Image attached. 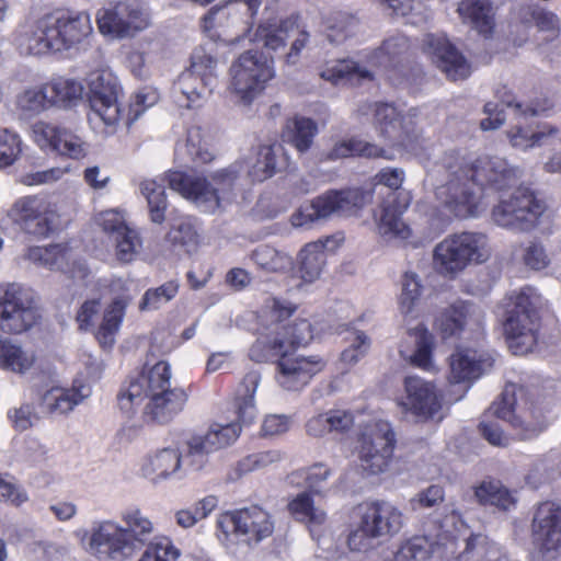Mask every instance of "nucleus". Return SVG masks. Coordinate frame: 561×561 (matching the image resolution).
<instances>
[{
  "label": "nucleus",
  "mask_w": 561,
  "mask_h": 561,
  "mask_svg": "<svg viewBox=\"0 0 561 561\" xmlns=\"http://www.w3.org/2000/svg\"><path fill=\"white\" fill-rule=\"evenodd\" d=\"M294 311L295 308L289 302L276 298L266 304L263 312L268 324L250 347L249 357L255 363L279 358L276 371L287 377L290 382L306 385L313 375L323 369L324 363L318 356L288 358L291 352L307 345L313 337L312 327L306 319L295 320L288 325L282 324Z\"/></svg>",
  "instance_id": "nucleus-1"
},
{
  "label": "nucleus",
  "mask_w": 561,
  "mask_h": 561,
  "mask_svg": "<svg viewBox=\"0 0 561 561\" xmlns=\"http://www.w3.org/2000/svg\"><path fill=\"white\" fill-rule=\"evenodd\" d=\"M444 182L435 190L439 205L458 218L476 217L478 196L472 186L503 190L515 182V171L499 157H479L472 163L455 152H448L435 171Z\"/></svg>",
  "instance_id": "nucleus-2"
},
{
  "label": "nucleus",
  "mask_w": 561,
  "mask_h": 561,
  "mask_svg": "<svg viewBox=\"0 0 561 561\" xmlns=\"http://www.w3.org/2000/svg\"><path fill=\"white\" fill-rule=\"evenodd\" d=\"M526 390L527 388H505L500 398L484 413L479 431L491 445L505 447L510 444V437L497 421L489 420L490 416L508 422L520 440L533 439L547 428L548 422L543 407L529 401Z\"/></svg>",
  "instance_id": "nucleus-3"
},
{
  "label": "nucleus",
  "mask_w": 561,
  "mask_h": 561,
  "mask_svg": "<svg viewBox=\"0 0 561 561\" xmlns=\"http://www.w3.org/2000/svg\"><path fill=\"white\" fill-rule=\"evenodd\" d=\"M91 34L88 12L59 9L35 21L25 36V45L32 55L64 51L76 48Z\"/></svg>",
  "instance_id": "nucleus-4"
},
{
  "label": "nucleus",
  "mask_w": 561,
  "mask_h": 561,
  "mask_svg": "<svg viewBox=\"0 0 561 561\" xmlns=\"http://www.w3.org/2000/svg\"><path fill=\"white\" fill-rule=\"evenodd\" d=\"M236 165L215 172L211 183L205 178L187 175L181 171H172L167 175L169 187L192 201L205 213H214L224 202L232 197V190L238 179Z\"/></svg>",
  "instance_id": "nucleus-5"
},
{
  "label": "nucleus",
  "mask_w": 561,
  "mask_h": 561,
  "mask_svg": "<svg viewBox=\"0 0 561 561\" xmlns=\"http://www.w3.org/2000/svg\"><path fill=\"white\" fill-rule=\"evenodd\" d=\"M542 302L541 295L530 286L522 288L513 298L503 327L514 354H526L536 345Z\"/></svg>",
  "instance_id": "nucleus-6"
},
{
  "label": "nucleus",
  "mask_w": 561,
  "mask_h": 561,
  "mask_svg": "<svg viewBox=\"0 0 561 561\" xmlns=\"http://www.w3.org/2000/svg\"><path fill=\"white\" fill-rule=\"evenodd\" d=\"M491 254L486 234L476 231H463L446 237L436 244L433 262L436 271L454 277L470 263H483Z\"/></svg>",
  "instance_id": "nucleus-7"
},
{
  "label": "nucleus",
  "mask_w": 561,
  "mask_h": 561,
  "mask_svg": "<svg viewBox=\"0 0 561 561\" xmlns=\"http://www.w3.org/2000/svg\"><path fill=\"white\" fill-rule=\"evenodd\" d=\"M359 520L351 531L347 543L353 551H364L371 546V539L392 536L403 525V514L386 501L364 503L358 507Z\"/></svg>",
  "instance_id": "nucleus-8"
},
{
  "label": "nucleus",
  "mask_w": 561,
  "mask_h": 561,
  "mask_svg": "<svg viewBox=\"0 0 561 561\" xmlns=\"http://www.w3.org/2000/svg\"><path fill=\"white\" fill-rule=\"evenodd\" d=\"M119 409L126 414L133 413L145 398V416L154 423L167 424L180 413L187 401L184 388H121L117 396Z\"/></svg>",
  "instance_id": "nucleus-9"
},
{
  "label": "nucleus",
  "mask_w": 561,
  "mask_h": 561,
  "mask_svg": "<svg viewBox=\"0 0 561 561\" xmlns=\"http://www.w3.org/2000/svg\"><path fill=\"white\" fill-rule=\"evenodd\" d=\"M371 195L359 188L329 191L309 204L300 206L290 218L291 225L298 228H310L314 222L329 217L350 216L363 208Z\"/></svg>",
  "instance_id": "nucleus-10"
},
{
  "label": "nucleus",
  "mask_w": 561,
  "mask_h": 561,
  "mask_svg": "<svg viewBox=\"0 0 561 561\" xmlns=\"http://www.w3.org/2000/svg\"><path fill=\"white\" fill-rule=\"evenodd\" d=\"M42 318L34 291L19 283L0 284V331L21 334Z\"/></svg>",
  "instance_id": "nucleus-11"
},
{
  "label": "nucleus",
  "mask_w": 561,
  "mask_h": 561,
  "mask_svg": "<svg viewBox=\"0 0 561 561\" xmlns=\"http://www.w3.org/2000/svg\"><path fill=\"white\" fill-rule=\"evenodd\" d=\"M126 524L123 531L127 534L128 542L134 553L147 547L138 561H178L181 552L168 537L150 541L153 535L152 522L138 507H130L122 513Z\"/></svg>",
  "instance_id": "nucleus-12"
},
{
  "label": "nucleus",
  "mask_w": 561,
  "mask_h": 561,
  "mask_svg": "<svg viewBox=\"0 0 561 561\" xmlns=\"http://www.w3.org/2000/svg\"><path fill=\"white\" fill-rule=\"evenodd\" d=\"M102 34L125 38L149 27L150 13L140 0H108L96 13Z\"/></svg>",
  "instance_id": "nucleus-13"
},
{
  "label": "nucleus",
  "mask_w": 561,
  "mask_h": 561,
  "mask_svg": "<svg viewBox=\"0 0 561 561\" xmlns=\"http://www.w3.org/2000/svg\"><path fill=\"white\" fill-rule=\"evenodd\" d=\"M231 90L244 104H249L274 77L273 60L262 51L248 50L230 67Z\"/></svg>",
  "instance_id": "nucleus-14"
},
{
  "label": "nucleus",
  "mask_w": 561,
  "mask_h": 561,
  "mask_svg": "<svg viewBox=\"0 0 561 561\" xmlns=\"http://www.w3.org/2000/svg\"><path fill=\"white\" fill-rule=\"evenodd\" d=\"M415 111L401 114L389 103H378L375 108L376 128L392 146L417 153L423 149V137L415 122Z\"/></svg>",
  "instance_id": "nucleus-15"
},
{
  "label": "nucleus",
  "mask_w": 561,
  "mask_h": 561,
  "mask_svg": "<svg viewBox=\"0 0 561 561\" xmlns=\"http://www.w3.org/2000/svg\"><path fill=\"white\" fill-rule=\"evenodd\" d=\"M545 210V205L527 187L516 188L510 196H502L492 209L493 221L503 228L528 231Z\"/></svg>",
  "instance_id": "nucleus-16"
},
{
  "label": "nucleus",
  "mask_w": 561,
  "mask_h": 561,
  "mask_svg": "<svg viewBox=\"0 0 561 561\" xmlns=\"http://www.w3.org/2000/svg\"><path fill=\"white\" fill-rule=\"evenodd\" d=\"M530 530L538 561H557L561 557V505L552 501L539 503Z\"/></svg>",
  "instance_id": "nucleus-17"
},
{
  "label": "nucleus",
  "mask_w": 561,
  "mask_h": 561,
  "mask_svg": "<svg viewBox=\"0 0 561 561\" xmlns=\"http://www.w3.org/2000/svg\"><path fill=\"white\" fill-rule=\"evenodd\" d=\"M85 539V550L99 561H127L135 556L123 526L114 520L94 522Z\"/></svg>",
  "instance_id": "nucleus-18"
},
{
  "label": "nucleus",
  "mask_w": 561,
  "mask_h": 561,
  "mask_svg": "<svg viewBox=\"0 0 561 561\" xmlns=\"http://www.w3.org/2000/svg\"><path fill=\"white\" fill-rule=\"evenodd\" d=\"M7 216L20 230L34 237H47L57 217L50 204L37 195L18 198L8 209Z\"/></svg>",
  "instance_id": "nucleus-19"
},
{
  "label": "nucleus",
  "mask_w": 561,
  "mask_h": 561,
  "mask_svg": "<svg viewBox=\"0 0 561 561\" xmlns=\"http://www.w3.org/2000/svg\"><path fill=\"white\" fill-rule=\"evenodd\" d=\"M394 432L389 422L379 420L362 437L359 459L364 471L369 474L383 472L394 449Z\"/></svg>",
  "instance_id": "nucleus-20"
},
{
  "label": "nucleus",
  "mask_w": 561,
  "mask_h": 561,
  "mask_svg": "<svg viewBox=\"0 0 561 561\" xmlns=\"http://www.w3.org/2000/svg\"><path fill=\"white\" fill-rule=\"evenodd\" d=\"M217 526L226 536L234 534L255 542L270 537L274 531L271 515L259 506L225 513L218 518Z\"/></svg>",
  "instance_id": "nucleus-21"
},
{
  "label": "nucleus",
  "mask_w": 561,
  "mask_h": 561,
  "mask_svg": "<svg viewBox=\"0 0 561 561\" xmlns=\"http://www.w3.org/2000/svg\"><path fill=\"white\" fill-rule=\"evenodd\" d=\"M89 102L92 112L104 125L114 127L122 118V110L117 99L119 85L110 72L94 71L88 77Z\"/></svg>",
  "instance_id": "nucleus-22"
},
{
  "label": "nucleus",
  "mask_w": 561,
  "mask_h": 561,
  "mask_svg": "<svg viewBox=\"0 0 561 561\" xmlns=\"http://www.w3.org/2000/svg\"><path fill=\"white\" fill-rule=\"evenodd\" d=\"M423 51L449 80H463L470 75V66L444 34H426Z\"/></svg>",
  "instance_id": "nucleus-23"
},
{
  "label": "nucleus",
  "mask_w": 561,
  "mask_h": 561,
  "mask_svg": "<svg viewBox=\"0 0 561 561\" xmlns=\"http://www.w3.org/2000/svg\"><path fill=\"white\" fill-rule=\"evenodd\" d=\"M33 134L43 149H50L71 159H81L87 154L85 142L65 127L38 122L33 126Z\"/></svg>",
  "instance_id": "nucleus-24"
},
{
  "label": "nucleus",
  "mask_w": 561,
  "mask_h": 561,
  "mask_svg": "<svg viewBox=\"0 0 561 561\" xmlns=\"http://www.w3.org/2000/svg\"><path fill=\"white\" fill-rule=\"evenodd\" d=\"M494 365L490 353L472 348H461L449 357V381L451 383H473L488 375Z\"/></svg>",
  "instance_id": "nucleus-25"
},
{
  "label": "nucleus",
  "mask_w": 561,
  "mask_h": 561,
  "mask_svg": "<svg viewBox=\"0 0 561 561\" xmlns=\"http://www.w3.org/2000/svg\"><path fill=\"white\" fill-rule=\"evenodd\" d=\"M262 0H228L214 5L202 18V28L210 32L217 28H226L238 21L249 24L256 15Z\"/></svg>",
  "instance_id": "nucleus-26"
},
{
  "label": "nucleus",
  "mask_w": 561,
  "mask_h": 561,
  "mask_svg": "<svg viewBox=\"0 0 561 561\" xmlns=\"http://www.w3.org/2000/svg\"><path fill=\"white\" fill-rule=\"evenodd\" d=\"M140 474L152 484L173 478L182 479V453L164 447L147 454L141 460Z\"/></svg>",
  "instance_id": "nucleus-27"
},
{
  "label": "nucleus",
  "mask_w": 561,
  "mask_h": 561,
  "mask_svg": "<svg viewBox=\"0 0 561 561\" xmlns=\"http://www.w3.org/2000/svg\"><path fill=\"white\" fill-rule=\"evenodd\" d=\"M409 201L399 197L394 192H390L380 206L378 222L379 233L387 239L407 240L411 236L410 227L401 219V215L408 208Z\"/></svg>",
  "instance_id": "nucleus-28"
},
{
  "label": "nucleus",
  "mask_w": 561,
  "mask_h": 561,
  "mask_svg": "<svg viewBox=\"0 0 561 561\" xmlns=\"http://www.w3.org/2000/svg\"><path fill=\"white\" fill-rule=\"evenodd\" d=\"M405 398L399 401V405L407 414L416 421L424 422L433 419L443 408V398L438 388H405Z\"/></svg>",
  "instance_id": "nucleus-29"
},
{
  "label": "nucleus",
  "mask_w": 561,
  "mask_h": 561,
  "mask_svg": "<svg viewBox=\"0 0 561 561\" xmlns=\"http://www.w3.org/2000/svg\"><path fill=\"white\" fill-rule=\"evenodd\" d=\"M342 241L343 238L332 236L305 245L299 253V272L301 278L309 283L316 280L320 276L325 264V252L334 251Z\"/></svg>",
  "instance_id": "nucleus-30"
},
{
  "label": "nucleus",
  "mask_w": 561,
  "mask_h": 561,
  "mask_svg": "<svg viewBox=\"0 0 561 561\" xmlns=\"http://www.w3.org/2000/svg\"><path fill=\"white\" fill-rule=\"evenodd\" d=\"M91 396V388H48L41 394L44 413L67 414Z\"/></svg>",
  "instance_id": "nucleus-31"
},
{
  "label": "nucleus",
  "mask_w": 561,
  "mask_h": 561,
  "mask_svg": "<svg viewBox=\"0 0 561 561\" xmlns=\"http://www.w3.org/2000/svg\"><path fill=\"white\" fill-rule=\"evenodd\" d=\"M457 12L462 22L488 37L494 28V12L490 0H461Z\"/></svg>",
  "instance_id": "nucleus-32"
},
{
  "label": "nucleus",
  "mask_w": 561,
  "mask_h": 561,
  "mask_svg": "<svg viewBox=\"0 0 561 561\" xmlns=\"http://www.w3.org/2000/svg\"><path fill=\"white\" fill-rule=\"evenodd\" d=\"M216 85H205L202 77L192 73V71L183 70L178 80L174 82V93H180L185 103L183 106L187 108L199 107L213 93Z\"/></svg>",
  "instance_id": "nucleus-33"
},
{
  "label": "nucleus",
  "mask_w": 561,
  "mask_h": 561,
  "mask_svg": "<svg viewBox=\"0 0 561 561\" xmlns=\"http://www.w3.org/2000/svg\"><path fill=\"white\" fill-rule=\"evenodd\" d=\"M287 164L283 147L279 144L262 146L259 149L255 163L249 171L253 181L263 182L272 178Z\"/></svg>",
  "instance_id": "nucleus-34"
},
{
  "label": "nucleus",
  "mask_w": 561,
  "mask_h": 561,
  "mask_svg": "<svg viewBox=\"0 0 561 561\" xmlns=\"http://www.w3.org/2000/svg\"><path fill=\"white\" fill-rule=\"evenodd\" d=\"M218 59L213 43L196 47L191 55L190 66L185 69L202 77L205 85H217Z\"/></svg>",
  "instance_id": "nucleus-35"
},
{
  "label": "nucleus",
  "mask_w": 561,
  "mask_h": 561,
  "mask_svg": "<svg viewBox=\"0 0 561 561\" xmlns=\"http://www.w3.org/2000/svg\"><path fill=\"white\" fill-rule=\"evenodd\" d=\"M444 546L427 536H414L400 546L393 561H426L431 556H442Z\"/></svg>",
  "instance_id": "nucleus-36"
},
{
  "label": "nucleus",
  "mask_w": 561,
  "mask_h": 561,
  "mask_svg": "<svg viewBox=\"0 0 561 561\" xmlns=\"http://www.w3.org/2000/svg\"><path fill=\"white\" fill-rule=\"evenodd\" d=\"M317 133L318 125L314 121L304 116H295L286 122L283 139L302 153L309 150Z\"/></svg>",
  "instance_id": "nucleus-37"
},
{
  "label": "nucleus",
  "mask_w": 561,
  "mask_h": 561,
  "mask_svg": "<svg viewBox=\"0 0 561 561\" xmlns=\"http://www.w3.org/2000/svg\"><path fill=\"white\" fill-rule=\"evenodd\" d=\"M473 311L474 306L467 301H458L446 308L435 321L442 337L447 339L460 333Z\"/></svg>",
  "instance_id": "nucleus-38"
},
{
  "label": "nucleus",
  "mask_w": 561,
  "mask_h": 561,
  "mask_svg": "<svg viewBox=\"0 0 561 561\" xmlns=\"http://www.w3.org/2000/svg\"><path fill=\"white\" fill-rule=\"evenodd\" d=\"M409 49L408 37L397 34L383 41L382 45L369 56L368 60L376 67H394L408 54Z\"/></svg>",
  "instance_id": "nucleus-39"
},
{
  "label": "nucleus",
  "mask_w": 561,
  "mask_h": 561,
  "mask_svg": "<svg viewBox=\"0 0 561 561\" xmlns=\"http://www.w3.org/2000/svg\"><path fill=\"white\" fill-rule=\"evenodd\" d=\"M288 511L296 520L306 524L311 533L313 528L323 525L327 520V513L314 506L312 497L307 491L297 494L288 503Z\"/></svg>",
  "instance_id": "nucleus-40"
},
{
  "label": "nucleus",
  "mask_w": 561,
  "mask_h": 561,
  "mask_svg": "<svg viewBox=\"0 0 561 561\" xmlns=\"http://www.w3.org/2000/svg\"><path fill=\"white\" fill-rule=\"evenodd\" d=\"M474 495L480 504L495 506L508 511L515 505L516 499L501 481H482L476 489Z\"/></svg>",
  "instance_id": "nucleus-41"
},
{
  "label": "nucleus",
  "mask_w": 561,
  "mask_h": 561,
  "mask_svg": "<svg viewBox=\"0 0 561 561\" xmlns=\"http://www.w3.org/2000/svg\"><path fill=\"white\" fill-rule=\"evenodd\" d=\"M409 336L413 339L415 345V351L410 356L411 364L425 371L432 370V352L434 347V336L432 333H430L424 324L419 323L409 330Z\"/></svg>",
  "instance_id": "nucleus-42"
},
{
  "label": "nucleus",
  "mask_w": 561,
  "mask_h": 561,
  "mask_svg": "<svg viewBox=\"0 0 561 561\" xmlns=\"http://www.w3.org/2000/svg\"><path fill=\"white\" fill-rule=\"evenodd\" d=\"M167 240L174 251L186 254L194 253L199 243L197 230L190 218L175 221L167 234Z\"/></svg>",
  "instance_id": "nucleus-43"
},
{
  "label": "nucleus",
  "mask_w": 561,
  "mask_h": 561,
  "mask_svg": "<svg viewBox=\"0 0 561 561\" xmlns=\"http://www.w3.org/2000/svg\"><path fill=\"white\" fill-rule=\"evenodd\" d=\"M126 306L127 302L123 298H116L105 310L103 321L96 333V337L103 347H111L114 344V336L119 330Z\"/></svg>",
  "instance_id": "nucleus-44"
},
{
  "label": "nucleus",
  "mask_w": 561,
  "mask_h": 561,
  "mask_svg": "<svg viewBox=\"0 0 561 561\" xmlns=\"http://www.w3.org/2000/svg\"><path fill=\"white\" fill-rule=\"evenodd\" d=\"M320 77L337 84L340 81L354 79H371V72L351 59L336 60L328 64L320 72Z\"/></svg>",
  "instance_id": "nucleus-45"
},
{
  "label": "nucleus",
  "mask_w": 561,
  "mask_h": 561,
  "mask_svg": "<svg viewBox=\"0 0 561 561\" xmlns=\"http://www.w3.org/2000/svg\"><path fill=\"white\" fill-rule=\"evenodd\" d=\"M46 90L49 105L68 106L81 98L83 87L75 79L59 77L46 83Z\"/></svg>",
  "instance_id": "nucleus-46"
},
{
  "label": "nucleus",
  "mask_w": 561,
  "mask_h": 561,
  "mask_svg": "<svg viewBox=\"0 0 561 561\" xmlns=\"http://www.w3.org/2000/svg\"><path fill=\"white\" fill-rule=\"evenodd\" d=\"M240 433L241 426L239 423H213L205 434L198 436L213 454L232 445L240 436Z\"/></svg>",
  "instance_id": "nucleus-47"
},
{
  "label": "nucleus",
  "mask_w": 561,
  "mask_h": 561,
  "mask_svg": "<svg viewBox=\"0 0 561 561\" xmlns=\"http://www.w3.org/2000/svg\"><path fill=\"white\" fill-rule=\"evenodd\" d=\"M283 458V453L277 449L253 453L237 462L233 468V476L230 474L229 478L234 480L250 472L267 469L280 462Z\"/></svg>",
  "instance_id": "nucleus-48"
},
{
  "label": "nucleus",
  "mask_w": 561,
  "mask_h": 561,
  "mask_svg": "<svg viewBox=\"0 0 561 561\" xmlns=\"http://www.w3.org/2000/svg\"><path fill=\"white\" fill-rule=\"evenodd\" d=\"M35 362L33 354H27L21 346L0 337V367L18 374H25Z\"/></svg>",
  "instance_id": "nucleus-49"
},
{
  "label": "nucleus",
  "mask_w": 561,
  "mask_h": 561,
  "mask_svg": "<svg viewBox=\"0 0 561 561\" xmlns=\"http://www.w3.org/2000/svg\"><path fill=\"white\" fill-rule=\"evenodd\" d=\"M140 192L147 199L150 220L154 224H162L165 220L168 208L164 185L157 180H145L140 183Z\"/></svg>",
  "instance_id": "nucleus-50"
},
{
  "label": "nucleus",
  "mask_w": 561,
  "mask_h": 561,
  "mask_svg": "<svg viewBox=\"0 0 561 561\" xmlns=\"http://www.w3.org/2000/svg\"><path fill=\"white\" fill-rule=\"evenodd\" d=\"M558 134V128L550 125H542L537 131L516 126L508 131V138L513 147L526 150L546 145L549 138Z\"/></svg>",
  "instance_id": "nucleus-51"
},
{
  "label": "nucleus",
  "mask_w": 561,
  "mask_h": 561,
  "mask_svg": "<svg viewBox=\"0 0 561 561\" xmlns=\"http://www.w3.org/2000/svg\"><path fill=\"white\" fill-rule=\"evenodd\" d=\"M354 156L365 158L385 157V150L364 140L348 139L335 144L329 151L328 159L336 160Z\"/></svg>",
  "instance_id": "nucleus-52"
},
{
  "label": "nucleus",
  "mask_w": 561,
  "mask_h": 561,
  "mask_svg": "<svg viewBox=\"0 0 561 561\" xmlns=\"http://www.w3.org/2000/svg\"><path fill=\"white\" fill-rule=\"evenodd\" d=\"M251 260L261 270L270 273L285 271L293 264V260L288 254L267 244L256 247L251 253Z\"/></svg>",
  "instance_id": "nucleus-53"
},
{
  "label": "nucleus",
  "mask_w": 561,
  "mask_h": 561,
  "mask_svg": "<svg viewBox=\"0 0 561 561\" xmlns=\"http://www.w3.org/2000/svg\"><path fill=\"white\" fill-rule=\"evenodd\" d=\"M210 450L203 444L197 435L186 442V450L182 454V478L188 472L203 470L208 463Z\"/></svg>",
  "instance_id": "nucleus-54"
},
{
  "label": "nucleus",
  "mask_w": 561,
  "mask_h": 561,
  "mask_svg": "<svg viewBox=\"0 0 561 561\" xmlns=\"http://www.w3.org/2000/svg\"><path fill=\"white\" fill-rule=\"evenodd\" d=\"M295 21L288 19L279 24H261L259 25L254 41H262L264 46L277 50L285 45L289 32L294 31Z\"/></svg>",
  "instance_id": "nucleus-55"
},
{
  "label": "nucleus",
  "mask_w": 561,
  "mask_h": 561,
  "mask_svg": "<svg viewBox=\"0 0 561 561\" xmlns=\"http://www.w3.org/2000/svg\"><path fill=\"white\" fill-rule=\"evenodd\" d=\"M115 248V256L122 263H129L135 260L141 249V239L133 228H127L110 239Z\"/></svg>",
  "instance_id": "nucleus-56"
},
{
  "label": "nucleus",
  "mask_w": 561,
  "mask_h": 561,
  "mask_svg": "<svg viewBox=\"0 0 561 561\" xmlns=\"http://www.w3.org/2000/svg\"><path fill=\"white\" fill-rule=\"evenodd\" d=\"M67 256V249L61 244H51L48 247H34L30 248L27 257L45 266L49 270L64 268Z\"/></svg>",
  "instance_id": "nucleus-57"
},
{
  "label": "nucleus",
  "mask_w": 561,
  "mask_h": 561,
  "mask_svg": "<svg viewBox=\"0 0 561 561\" xmlns=\"http://www.w3.org/2000/svg\"><path fill=\"white\" fill-rule=\"evenodd\" d=\"M49 105L46 84L42 87L28 88L16 96V106L26 115H36Z\"/></svg>",
  "instance_id": "nucleus-58"
},
{
  "label": "nucleus",
  "mask_w": 561,
  "mask_h": 561,
  "mask_svg": "<svg viewBox=\"0 0 561 561\" xmlns=\"http://www.w3.org/2000/svg\"><path fill=\"white\" fill-rule=\"evenodd\" d=\"M179 291V283L169 280L157 288H149L145 291L139 309L141 311L158 310L161 306L172 300Z\"/></svg>",
  "instance_id": "nucleus-59"
},
{
  "label": "nucleus",
  "mask_w": 561,
  "mask_h": 561,
  "mask_svg": "<svg viewBox=\"0 0 561 561\" xmlns=\"http://www.w3.org/2000/svg\"><path fill=\"white\" fill-rule=\"evenodd\" d=\"M27 501L28 494L15 477L8 472L0 473V502L20 507Z\"/></svg>",
  "instance_id": "nucleus-60"
},
{
  "label": "nucleus",
  "mask_w": 561,
  "mask_h": 561,
  "mask_svg": "<svg viewBox=\"0 0 561 561\" xmlns=\"http://www.w3.org/2000/svg\"><path fill=\"white\" fill-rule=\"evenodd\" d=\"M255 390L256 388H241L233 399V408L238 420L245 425L253 423L257 415Z\"/></svg>",
  "instance_id": "nucleus-61"
},
{
  "label": "nucleus",
  "mask_w": 561,
  "mask_h": 561,
  "mask_svg": "<svg viewBox=\"0 0 561 561\" xmlns=\"http://www.w3.org/2000/svg\"><path fill=\"white\" fill-rule=\"evenodd\" d=\"M185 147L187 153L196 163H207L214 158L213 153L208 150L199 126H192L187 129Z\"/></svg>",
  "instance_id": "nucleus-62"
},
{
  "label": "nucleus",
  "mask_w": 561,
  "mask_h": 561,
  "mask_svg": "<svg viewBox=\"0 0 561 561\" xmlns=\"http://www.w3.org/2000/svg\"><path fill=\"white\" fill-rule=\"evenodd\" d=\"M22 152L20 136L9 129L0 131V168L12 165Z\"/></svg>",
  "instance_id": "nucleus-63"
},
{
  "label": "nucleus",
  "mask_w": 561,
  "mask_h": 561,
  "mask_svg": "<svg viewBox=\"0 0 561 561\" xmlns=\"http://www.w3.org/2000/svg\"><path fill=\"white\" fill-rule=\"evenodd\" d=\"M422 285L419 276L413 272H407L402 279V293L400 296V309L409 314L413 310L415 301L420 298Z\"/></svg>",
  "instance_id": "nucleus-64"
}]
</instances>
